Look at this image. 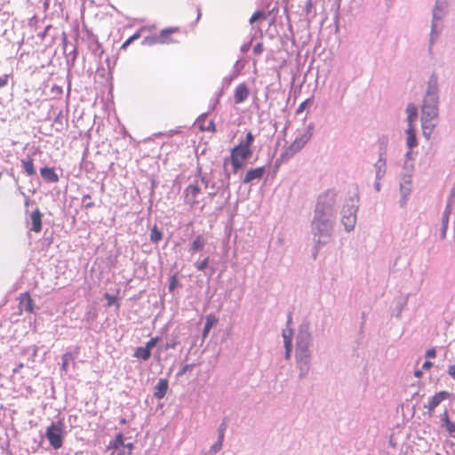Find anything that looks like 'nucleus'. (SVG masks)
Listing matches in <instances>:
<instances>
[{"mask_svg": "<svg viewBox=\"0 0 455 455\" xmlns=\"http://www.w3.org/2000/svg\"><path fill=\"white\" fill-rule=\"evenodd\" d=\"M105 298L108 300V306H111L116 301V298L114 296H111V295L108 294V293L105 294Z\"/></svg>", "mask_w": 455, "mask_h": 455, "instance_id": "obj_45", "label": "nucleus"}, {"mask_svg": "<svg viewBox=\"0 0 455 455\" xmlns=\"http://www.w3.org/2000/svg\"><path fill=\"white\" fill-rule=\"evenodd\" d=\"M296 357H297V362L299 364V367L306 373L308 370L309 357H310V354H309L307 347L300 348L297 352Z\"/></svg>", "mask_w": 455, "mask_h": 455, "instance_id": "obj_10", "label": "nucleus"}, {"mask_svg": "<svg viewBox=\"0 0 455 455\" xmlns=\"http://www.w3.org/2000/svg\"><path fill=\"white\" fill-rule=\"evenodd\" d=\"M414 375H415V377L419 379V378L422 377L423 373H422V371L420 370H416L415 372H414Z\"/></svg>", "mask_w": 455, "mask_h": 455, "instance_id": "obj_48", "label": "nucleus"}, {"mask_svg": "<svg viewBox=\"0 0 455 455\" xmlns=\"http://www.w3.org/2000/svg\"><path fill=\"white\" fill-rule=\"evenodd\" d=\"M140 37V33L136 32L132 36H130L121 46L122 50H126L128 45H130L134 40H137Z\"/></svg>", "mask_w": 455, "mask_h": 455, "instance_id": "obj_29", "label": "nucleus"}, {"mask_svg": "<svg viewBox=\"0 0 455 455\" xmlns=\"http://www.w3.org/2000/svg\"><path fill=\"white\" fill-rule=\"evenodd\" d=\"M447 419H449V416H448V413L447 411H445L443 415V420L444 421L445 423V426H447Z\"/></svg>", "mask_w": 455, "mask_h": 455, "instance_id": "obj_49", "label": "nucleus"}, {"mask_svg": "<svg viewBox=\"0 0 455 455\" xmlns=\"http://www.w3.org/2000/svg\"><path fill=\"white\" fill-rule=\"evenodd\" d=\"M254 141V135L251 132L246 133L244 140H242L238 145H236L231 150L230 160L234 169V172H236L239 169L243 166L244 161L252 155L251 145Z\"/></svg>", "mask_w": 455, "mask_h": 455, "instance_id": "obj_1", "label": "nucleus"}, {"mask_svg": "<svg viewBox=\"0 0 455 455\" xmlns=\"http://www.w3.org/2000/svg\"><path fill=\"white\" fill-rule=\"evenodd\" d=\"M250 94L248 86L245 84H239L234 92V100L235 104L243 103Z\"/></svg>", "mask_w": 455, "mask_h": 455, "instance_id": "obj_9", "label": "nucleus"}, {"mask_svg": "<svg viewBox=\"0 0 455 455\" xmlns=\"http://www.w3.org/2000/svg\"><path fill=\"white\" fill-rule=\"evenodd\" d=\"M283 342H284V345H286V340L289 339L290 341L292 342V331L291 330H288V331H283Z\"/></svg>", "mask_w": 455, "mask_h": 455, "instance_id": "obj_38", "label": "nucleus"}, {"mask_svg": "<svg viewBox=\"0 0 455 455\" xmlns=\"http://www.w3.org/2000/svg\"><path fill=\"white\" fill-rule=\"evenodd\" d=\"M446 429L450 434H453L455 432V422H451L450 419H447Z\"/></svg>", "mask_w": 455, "mask_h": 455, "instance_id": "obj_40", "label": "nucleus"}, {"mask_svg": "<svg viewBox=\"0 0 455 455\" xmlns=\"http://www.w3.org/2000/svg\"><path fill=\"white\" fill-rule=\"evenodd\" d=\"M435 455H441L440 453H435Z\"/></svg>", "mask_w": 455, "mask_h": 455, "instance_id": "obj_55", "label": "nucleus"}, {"mask_svg": "<svg viewBox=\"0 0 455 455\" xmlns=\"http://www.w3.org/2000/svg\"><path fill=\"white\" fill-rule=\"evenodd\" d=\"M127 447H128V449H129V453H131V452H132V447H133L132 443H129V444H127Z\"/></svg>", "mask_w": 455, "mask_h": 455, "instance_id": "obj_50", "label": "nucleus"}, {"mask_svg": "<svg viewBox=\"0 0 455 455\" xmlns=\"http://www.w3.org/2000/svg\"><path fill=\"white\" fill-rule=\"evenodd\" d=\"M209 263V259L205 258L204 260L196 264V268L200 271L204 270Z\"/></svg>", "mask_w": 455, "mask_h": 455, "instance_id": "obj_39", "label": "nucleus"}, {"mask_svg": "<svg viewBox=\"0 0 455 455\" xmlns=\"http://www.w3.org/2000/svg\"><path fill=\"white\" fill-rule=\"evenodd\" d=\"M435 355H436L435 349L433 347L429 348L426 353V356L428 358H434V357H435Z\"/></svg>", "mask_w": 455, "mask_h": 455, "instance_id": "obj_44", "label": "nucleus"}, {"mask_svg": "<svg viewBox=\"0 0 455 455\" xmlns=\"http://www.w3.org/2000/svg\"><path fill=\"white\" fill-rule=\"evenodd\" d=\"M285 347V358L289 360L291 358V353L292 348V342L289 339L286 340V345H284Z\"/></svg>", "mask_w": 455, "mask_h": 455, "instance_id": "obj_34", "label": "nucleus"}, {"mask_svg": "<svg viewBox=\"0 0 455 455\" xmlns=\"http://www.w3.org/2000/svg\"><path fill=\"white\" fill-rule=\"evenodd\" d=\"M313 135V128L309 125L304 132L299 134L296 139L288 146L283 148L281 159L287 161L298 154L311 140Z\"/></svg>", "mask_w": 455, "mask_h": 455, "instance_id": "obj_3", "label": "nucleus"}, {"mask_svg": "<svg viewBox=\"0 0 455 455\" xmlns=\"http://www.w3.org/2000/svg\"><path fill=\"white\" fill-rule=\"evenodd\" d=\"M223 438H224V427L223 426L220 427V438H219V443L214 444L212 449L217 452L220 450L221 448V445H222V441H223Z\"/></svg>", "mask_w": 455, "mask_h": 455, "instance_id": "obj_30", "label": "nucleus"}, {"mask_svg": "<svg viewBox=\"0 0 455 455\" xmlns=\"http://www.w3.org/2000/svg\"><path fill=\"white\" fill-rule=\"evenodd\" d=\"M74 357H73L72 354L69 352H67L62 355V357H61V359H62L61 370L62 371H68L69 360H71Z\"/></svg>", "mask_w": 455, "mask_h": 455, "instance_id": "obj_27", "label": "nucleus"}, {"mask_svg": "<svg viewBox=\"0 0 455 455\" xmlns=\"http://www.w3.org/2000/svg\"><path fill=\"white\" fill-rule=\"evenodd\" d=\"M265 167H258L249 170L244 176L243 183L247 184L254 180H261L265 174Z\"/></svg>", "mask_w": 455, "mask_h": 455, "instance_id": "obj_11", "label": "nucleus"}, {"mask_svg": "<svg viewBox=\"0 0 455 455\" xmlns=\"http://www.w3.org/2000/svg\"><path fill=\"white\" fill-rule=\"evenodd\" d=\"M46 437L52 447L60 449L63 444L61 425L52 423L46 429Z\"/></svg>", "mask_w": 455, "mask_h": 455, "instance_id": "obj_6", "label": "nucleus"}, {"mask_svg": "<svg viewBox=\"0 0 455 455\" xmlns=\"http://www.w3.org/2000/svg\"><path fill=\"white\" fill-rule=\"evenodd\" d=\"M9 75L0 76V88L4 87L8 84Z\"/></svg>", "mask_w": 455, "mask_h": 455, "instance_id": "obj_41", "label": "nucleus"}, {"mask_svg": "<svg viewBox=\"0 0 455 455\" xmlns=\"http://www.w3.org/2000/svg\"><path fill=\"white\" fill-rule=\"evenodd\" d=\"M264 51V47H263V44L261 42L256 44L253 47V53L255 55H259L263 52Z\"/></svg>", "mask_w": 455, "mask_h": 455, "instance_id": "obj_36", "label": "nucleus"}, {"mask_svg": "<svg viewBox=\"0 0 455 455\" xmlns=\"http://www.w3.org/2000/svg\"><path fill=\"white\" fill-rule=\"evenodd\" d=\"M311 102V99H307L303 102L300 103L299 108L296 110V115H300L307 108V106Z\"/></svg>", "mask_w": 455, "mask_h": 455, "instance_id": "obj_33", "label": "nucleus"}, {"mask_svg": "<svg viewBox=\"0 0 455 455\" xmlns=\"http://www.w3.org/2000/svg\"><path fill=\"white\" fill-rule=\"evenodd\" d=\"M219 322V319L218 317H216L215 315H208L206 316V323H205V325H204V336H207V334L209 333L210 330L215 325L217 324V323Z\"/></svg>", "mask_w": 455, "mask_h": 455, "instance_id": "obj_21", "label": "nucleus"}, {"mask_svg": "<svg viewBox=\"0 0 455 455\" xmlns=\"http://www.w3.org/2000/svg\"><path fill=\"white\" fill-rule=\"evenodd\" d=\"M159 340V338L158 337H155V338H152L151 339H149L145 347L149 350L151 351V349L157 344Z\"/></svg>", "mask_w": 455, "mask_h": 455, "instance_id": "obj_35", "label": "nucleus"}, {"mask_svg": "<svg viewBox=\"0 0 455 455\" xmlns=\"http://www.w3.org/2000/svg\"><path fill=\"white\" fill-rule=\"evenodd\" d=\"M52 92H54V93H57V94H61L62 93V88L60 86L54 85L52 88Z\"/></svg>", "mask_w": 455, "mask_h": 455, "instance_id": "obj_46", "label": "nucleus"}, {"mask_svg": "<svg viewBox=\"0 0 455 455\" xmlns=\"http://www.w3.org/2000/svg\"><path fill=\"white\" fill-rule=\"evenodd\" d=\"M421 119H437L438 117V98L435 92L428 91L424 100L421 111Z\"/></svg>", "mask_w": 455, "mask_h": 455, "instance_id": "obj_4", "label": "nucleus"}, {"mask_svg": "<svg viewBox=\"0 0 455 455\" xmlns=\"http://www.w3.org/2000/svg\"><path fill=\"white\" fill-rule=\"evenodd\" d=\"M451 394L447 391H440L436 393L435 395H433L427 404H425V408L433 411L435 408H436L443 401L448 399L450 397Z\"/></svg>", "mask_w": 455, "mask_h": 455, "instance_id": "obj_8", "label": "nucleus"}, {"mask_svg": "<svg viewBox=\"0 0 455 455\" xmlns=\"http://www.w3.org/2000/svg\"><path fill=\"white\" fill-rule=\"evenodd\" d=\"M82 202L84 204V207L86 209H90L94 207V203L91 201V196L90 195H84L82 197Z\"/></svg>", "mask_w": 455, "mask_h": 455, "instance_id": "obj_32", "label": "nucleus"}, {"mask_svg": "<svg viewBox=\"0 0 455 455\" xmlns=\"http://www.w3.org/2000/svg\"><path fill=\"white\" fill-rule=\"evenodd\" d=\"M408 125H413L418 117V109L414 104H408L406 108Z\"/></svg>", "mask_w": 455, "mask_h": 455, "instance_id": "obj_20", "label": "nucleus"}, {"mask_svg": "<svg viewBox=\"0 0 455 455\" xmlns=\"http://www.w3.org/2000/svg\"><path fill=\"white\" fill-rule=\"evenodd\" d=\"M179 28H169L163 29L157 38V41L161 44H172L177 43L176 40L171 38V35L179 32Z\"/></svg>", "mask_w": 455, "mask_h": 455, "instance_id": "obj_13", "label": "nucleus"}, {"mask_svg": "<svg viewBox=\"0 0 455 455\" xmlns=\"http://www.w3.org/2000/svg\"><path fill=\"white\" fill-rule=\"evenodd\" d=\"M314 7V4L312 0H307L305 6V11L308 14L311 12L312 9Z\"/></svg>", "mask_w": 455, "mask_h": 455, "instance_id": "obj_42", "label": "nucleus"}, {"mask_svg": "<svg viewBox=\"0 0 455 455\" xmlns=\"http://www.w3.org/2000/svg\"><path fill=\"white\" fill-rule=\"evenodd\" d=\"M42 219L43 214L38 208L33 211L30 214L31 230L39 233L42 230Z\"/></svg>", "mask_w": 455, "mask_h": 455, "instance_id": "obj_12", "label": "nucleus"}, {"mask_svg": "<svg viewBox=\"0 0 455 455\" xmlns=\"http://www.w3.org/2000/svg\"><path fill=\"white\" fill-rule=\"evenodd\" d=\"M20 307L24 308L27 312L32 313L34 311L33 299L28 292H25L20 295Z\"/></svg>", "mask_w": 455, "mask_h": 455, "instance_id": "obj_17", "label": "nucleus"}, {"mask_svg": "<svg viewBox=\"0 0 455 455\" xmlns=\"http://www.w3.org/2000/svg\"><path fill=\"white\" fill-rule=\"evenodd\" d=\"M407 146L412 148L417 146L416 131L414 125H408L406 129Z\"/></svg>", "mask_w": 455, "mask_h": 455, "instance_id": "obj_19", "label": "nucleus"}, {"mask_svg": "<svg viewBox=\"0 0 455 455\" xmlns=\"http://www.w3.org/2000/svg\"><path fill=\"white\" fill-rule=\"evenodd\" d=\"M376 167L378 168L377 177L378 178L382 177L385 173L386 162L382 159H379L376 164Z\"/></svg>", "mask_w": 455, "mask_h": 455, "instance_id": "obj_28", "label": "nucleus"}, {"mask_svg": "<svg viewBox=\"0 0 455 455\" xmlns=\"http://www.w3.org/2000/svg\"><path fill=\"white\" fill-rule=\"evenodd\" d=\"M447 372L455 380V364L450 365Z\"/></svg>", "mask_w": 455, "mask_h": 455, "instance_id": "obj_43", "label": "nucleus"}, {"mask_svg": "<svg viewBox=\"0 0 455 455\" xmlns=\"http://www.w3.org/2000/svg\"><path fill=\"white\" fill-rule=\"evenodd\" d=\"M204 242L201 235H197L192 243V250L194 251H201L204 248Z\"/></svg>", "mask_w": 455, "mask_h": 455, "instance_id": "obj_25", "label": "nucleus"}, {"mask_svg": "<svg viewBox=\"0 0 455 455\" xmlns=\"http://www.w3.org/2000/svg\"><path fill=\"white\" fill-rule=\"evenodd\" d=\"M23 367V363H20L17 369H14L13 370V372H17L19 371V369L22 368Z\"/></svg>", "mask_w": 455, "mask_h": 455, "instance_id": "obj_51", "label": "nucleus"}, {"mask_svg": "<svg viewBox=\"0 0 455 455\" xmlns=\"http://www.w3.org/2000/svg\"><path fill=\"white\" fill-rule=\"evenodd\" d=\"M178 285V279L176 275H172L170 280L169 291H172Z\"/></svg>", "mask_w": 455, "mask_h": 455, "instance_id": "obj_37", "label": "nucleus"}, {"mask_svg": "<svg viewBox=\"0 0 455 455\" xmlns=\"http://www.w3.org/2000/svg\"><path fill=\"white\" fill-rule=\"evenodd\" d=\"M124 445V443L123 434L119 433L118 435H116L115 440L110 443L108 448L117 450Z\"/></svg>", "mask_w": 455, "mask_h": 455, "instance_id": "obj_24", "label": "nucleus"}, {"mask_svg": "<svg viewBox=\"0 0 455 455\" xmlns=\"http://www.w3.org/2000/svg\"><path fill=\"white\" fill-rule=\"evenodd\" d=\"M436 120L437 119L431 118L421 119L422 132L427 140L430 139L431 134L433 133V131L436 125Z\"/></svg>", "mask_w": 455, "mask_h": 455, "instance_id": "obj_14", "label": "nucleus"}, {"mask_svg": "<svg viewBox=\"0 0 455 455\" xmlns=\"http://www.w3.org/2000/svg\"><path fill=\"white\" fill-rule=\"evenodd\" d=\"M134 356L147 361L151 356V351H149L146 347H139L134 352Z\"/></svg>", "mask_w": 455, "mask_h": 455, "instance_id": "obj_22", "label": "nucleus"}, {"mask_svg": "<svg viewBox=\"0 0 455 455\" xmlns=\"http://www.w3.org/2000/svg\"><path fill=\"white\" fill-rule=\"evenodd\" d=\"M40 174L42 178L47 182L56 183L59 181V175L56 173L53 167L41 168Z\"/></svg>", "mask_w": 455, "mask_h": 455, "instance_id": "obj_15", "label": "nucleus"}, {"mask_svg": "<svg viewBox=\"0 0 455 455\" xmlns=\"http://www.w3.org/2000/svg\"><path fill=\"white\" fill-rule=\"evenodd\" d=\"M331 210L330 208L325 209L320 203H318L315 210V216L312 222L315 235H331L332 228L331 220Z\"/></svg>", "mask_w": 455, "mask_h": 455, "instance_id": "obj_2", "label": "nucleus"}, {"mask_svg": "<svg viewBox=\"0 0 455 455\" xmlns=\"http://www.w3.org/2000/svg\"><path fill=\"white\" fill-rule=\"evenodd\" d=\"M163 238V234L160 230L157 229L156 227H154L151 229L150 233V240L154 243H158Z\"/></svg>", "mask_w": 455, "mask_h": 455, "instance_id": "obj_26", "label": "nucleus"}, {"mask_svg": "<svg viewBox=\"0 0 455 455\" xmlns=\"http://www.w3.org/2000/svg\"><path fill=\"white\" fill-rule=\"evenodd\" d=\"M259 19H266V15L263 12L257 11L252 14V16L250 18L249 21L251 24H252Z\"/></svg>", "mask_w": 455, "mask_h": 455, "instance_id": "obj_31", "label": "nucleus"}, {"mask_svg": "<svg viewBox=\"0 0 455 455\" xmlns=\"http://www.w3.org/2000/svg\"><path fill=\"white\" fill-rule=\"evenodd\" d=\"M169 387V383L166 379H160L155 387L154 396L157 399H162L165 396Z\"/></svg>", "mask_w": 455, "mask_h": 455, "instance_id": "obj_16", "label": "nucleus"}, {"mask_svg": "<svg viewBox=\"0 0 455 455\" xmlns=\"http://www.w3.org/2000/svg\"><path fill=\"white\" fill-rule=\"evenodd\" d=\"M21 165L28 176H34L36 174L34 159L30 156L21 160Z\"/></svg>", "mask_w": 455, "mask_h": 455, "instance_id": "obj_18", "label": "nucleus"}, {"mask_svg": "<svg viewBox=\"0 0 455 455\" xmlns=\"http://www.w3.org/2000/svg\"><path fill=\"white\" fill-rule=\"evenodd\" d=\"M174 347V345H172V344L167 345V347Z\"/></svg>", "mask_w": 455, "mask_h": 455, "instance_id": "obj_54", "label": "nucleus"}, {"mask_svg": "<svg viewBox=\"0 0 455 455\" xmlns=\"http://www.w3.org/2000/svg\"><path fill=\"white\" fill-rule=\"evenodd\" d=\"M342 223L347 231L355 228L356 223V208L354 205L343 209Z\"/></svg>", "mask_w": 455, "mask_h": 455, "instance_id": "obj_7", "label": "nucleus"}, {"mask_svg": "<svg viewBox=\"0 0 455 455\" xmlns=\"http://www.w3.org/2000/svg\"><path fill=\"white\" fill-rule=\"evenodd\" d=\"M174 347V345H172V344L167 345V347Z\"/></svg>", "mask_w": 455, "mask_h": 455, "instance_id": "obj_52", "label": "nucleus"}, {"mask_svg": "<svg viewBox=\"0 0 455 455\" xmlns=\"http://www.w3.org/2000/svg\"><path fill=\"white\" fill-rule=\"evenodd\" d=\"M450 213H451V205L448 204L445 209V212L443 213V229H442V237L443 238L445 236Z\"/></svg>", "mask_w": 455, "mask_h": 455, "instance_id": "obj_23", "label": "nucleus"}, {"mask_svg": "<svg viewBox=\"0 0 455 455\" xmlns=\"http://www.w3.org/2000/svg\"><path fill=\"white\" fill-rule=\"evenodd\" d=\"M433 363L429 361H427L423 363L422 368L425 370H429L432 367Z\"/></svg>", "mask_w": 455, "mask_h": 455, "instance_id": "obj_47", "label": "nucleus"}, {"mask_svg": "<svg viewBox=\"0 0 455 455\" xmlns=\"http://www.w3.org/2000/svg\"><path fill=\"white\" fill-rule=\"evenodd\" d=\"M174 347V345H172V344L167 345V347Z\"/></svg>", "mask_w": 455, "mask_h": 455, "instance_id": "obj_53", "label": "nucleus"}, {"mask_svg": "<svg viewBox=\"0 0 455 455\" xmlns=\"http://www.w3.org/2000/svg\"><path fill=\"white\" fill-rule=\"evenodd\" d=\"M202 195L201 186L198 181H196L184 189V201L191 208H194L200 203Z\"/></svg>", "mask_w": 455, "mask_h": 455, "instance_id": "obj_5", "label": "nucleus"}]
</instances>
